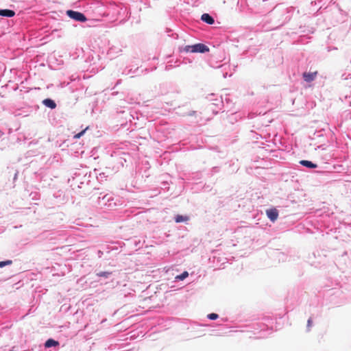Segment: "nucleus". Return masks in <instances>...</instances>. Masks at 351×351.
<instances>
[{"label": "nucleus", "mask_w": 351, "mask_h": 351, "mask_svg": "<svg viewBox=\"0 0 351 351\" xmlns=\"http://www.w3.org/2000/svg\"><path fill=\"white\" fill-rule=\"evenodd\" d=\"M92 173L86 171L78 169L75 171L71 180V186H77L79 189H88Z\"/></svg>", "instance_id": "obj_1"}, {"label": "nucleus", "mask_w": 351, "mask_h": 351, "mask_svg": "<svg viewBox=\"0 0 351 351\" xmlns=\"http://www.w3.org/2000/svg\"><path fill=\"white\" fill-rule=\"evenodd\" d=\"M179 51L180 53H205L209 51V47L204 43H196L191 45H185L179 47Z\"/></svg>", "instance_id": "obj_2"}, {"label": "nucleus", "mask_w": 351, "mask_h": 351, "mask_svg": "<svg viewBox=\"0 0 351 351\" xmlns=\"http://www.w3.org/2000/svg\"><path fill=\"white\" fill-rule=\"evenodd\" d=\"M97 203L101 206H107L108 208H112L117 205L116 201L112 193L103 194L100 193L97 199Z\"/></svg>", "instance_id": "obj_3"}, {"label": "nucleus", "mask_w": 351, "mask_h": 351, "mask_svg": "<svg viewBox=\"0 0 351 351\" xmlns=\"http://www.w3.org/2000/svg\"><path fill=\"white\" fill-rule=\"evenodd\" d=\"M66 14L68 17L74 20L75 21L84 23L87 21L86 15L84 13L79 11L68 10L66 12Z\"/></svg>", "instance_id": "obj_4"}, {"label": "nucleus", "mask_w": 351, "mask_h": 351, "mask_svg": "<svg viewBox=\"0 0 351 351\" xmlns=\"http://www.w3.org/2000/svg\"><path fill=\"white\" fill-rule=\"evenodd\" d=\"M208 101H211V105L221 109L223 106V101L221 97H217L215 94H210L207 97Z\"/></svg>", "instance_id": "obj_5"}, {"label": "nucleus", "mask_w": 351, "mask_h": 351, "mask_svg": "<svg viewBox=\"0 0 351 351\" xmlns=\"http://www.w3.org/2000/svg\"><path fill=\"white\" fill-rule=\"evenodd\" d=\"M274 319L271 317H264L263 322L260 323L261 330L264 331L265 330H272L273 329Z\"/></svg>", "instance_id": "obj_6"}, {"label": "nucleus", "mask_w": 351, "mask_h": 351, "mask_svg": "<svg viewBox=\"0 0 351 351\" xmlns=\"http://www.w3.org/2000/svg\"><path fill=\"white\" fill-rule=\"evenodd\" d=\"M266 214L269 219L274 222L278 219V210L275 208H269L266 210Z\"/></svg>", "instance_id": "obj_7"}, {"label": "nucleus", "mask_w": 351, "mask_h": 351, "mask_svg": "<svg viewBox=\"0 0 351 351\" xmlns=\"http://www.w3.org/2000/svg\"><path fill=\"white\" fill-rule=\"evenodd\" d=\"M42 104L47 108L53 110L57 107L55 100L51 98H46L42 101Z\"/></svg>", "instance_id": "obj_8"}, {"label": "nucleus", "mask_w": 351, "mask_h": 351, "mask_svg": "<svg viewBox=\"0 0 351 351\" xmlns=\"http://www.w3.org/2000/svg\"><path fill=\"white\" fill-rule=\"evenodd\" d=\"M16 12L11 9H0V16L6 18H12L15 16Z\"/></svg>", "instance_id": "obj_9"}, {"label": "nucleus", "mask_w": 351, "mask_h": 351, "mask_svg": "<svg viewBox=\"0 0 351 351\" xmlns=\"http://www.w3.org/2000/svg\"><path fill=\"white\" fill-rule=\"evenodd\" d=\"M317 74V72H304L302 74V77L305 82L309 83L313 82L315 79Z\"/></svg>", "instance_id": "obj_10"}, {"label": "nucleus", "mask_w": 351, "mask_h": 351, "mask_svg": "<svg viewBox=\"0 0 351 351\" xmlns=\"http://www.w3.org/2000/svg\"><path fill=\"white\" fill-rule=\"evenodd\" d=\"M201 20L206 23V24H208V25H213L215 23V19L214 17L210 15V14L208 13H204L202 16H201Z\"/></svg>", "instance_id": "obj_11"}, {"label": "nucleus", "mask_w": 351, "mask_h": 351, "mask_svg": "<svg viewBox=\"0 0 351 351\" xmlns=\"http://www.w3.org/2000/svg\"><path fill=\"white\" fill-rule=\"evenodd\" d=\"M302 166L305 167L308 169H315L317 167V165L316 163L313 162L311 160H302L299 162Z\"/></svg>", "instance_id": "obj_12"}, {"label": "nucleus", "mask_w": 351, "mask_h": 351, "mask_svg": "<svg viewBox=\"0 0 351 351\" xmlns=\"http://www.w3.org/2000/svg\"><path fill=\"white\" fill-rule=\"evenodd\" d=\"M60 345V343L58 341H56L53 339L49 338L45 342V347L46 348H50L52 347L58 346Z\"/></svg>", "instance_id": "obj_13"}, {"label": "nucleus", "mask_w": 351, "mask_h": 351, "mask_svg": "<svg viewBox=\"0 0 351 351\" xmlns=\"http://www.w3.org/2000/svg\"><path fill=\"white\" fill-rule=\"evenodd\" d=\"M97 169H95L94 170L95 176L97 178V180L99 182L102 183L104 181L107 180L108 176L106 174L105 172H101L97 173Z\"/></svg>", "instance_id": "obj_14"}, {"label": "nucleus", "mask_w": 351, "mask_h": 351, "mask_svg": "<svg viewBox=\"0 0 351 351\" xmlns=\"http://www.w3.org/2000/svg\"><path fill=\"white\" fill-rule=\"evenodd\" d=\"M141 73H143V71H139V68L137 67L134 70H132V69H128L126 68L123 71V73L125 75H138Z\"/></svg>", "instance_id": "obj_15"}, {"label": "nucleus", "mask_w": 351, "mask_h": 351, "mask_svg": "<svg viewBox=\"0 0 351 351\" xmlns=\"http://www.w3.org/2000/svg\"><path fill=\"white\" fill-rule=\"evenodd\" d=\"M189 217L186 215H177L174 217L176 223H182L189 220Z\"/></svg>", "instance_id": "obj_16"}, {"label": "nucleus", "mask_w": 351, "mask_h": 351, "mask_svg": "<svg viewBox=\"0 0 351 351\" xmlns=\"http://www.w3.org/2000/svg\"><path fill=\"white\" fill-rule=\"evenodd\" d=\"M188 276H189V272H188V271H183L182 273H181L180 274L177 275V276L175 277V281H176V282H178V281H182V280H184V279H186Z\"/></svg>", "instance_id": "obj_17"}, {"label": "nucleus", "mask_w": 351, "mask_h": 351, "mask_svg": "<svg viewBox=\"0 0 351 351\" xmlns=\"http://www.w3.org/2000/svg\"><path fill=\"white\" fill-rule=\"evenodd\" d=\"M112 275L111 271H99L96 274V276L101 278H109Z\"/></svg>", "instance_id": "obj_18"}, {"label": "nucleus", "mask_w": 351, "mask_h": 351, "mask_svg": "<svg viewBox=\"0 0 351 351\" xmlns=\"http://www.w3.org/2000/svg\"><path fill=\"white\" fill-rule=\"evenodd\" d=\"M29 111L16 110L14 112V116H16V117L21 116V117H25L29 115Z\"/></svg>", "instance_id": "obj_19"}, {"label": "nucleus", "mask_w": 351, "mask_h": 351, "mask_svg": "<svg viewBox=\"0 0 351 351\" xmlns=\"http://www.w3.org/2000/svg\"><path fill=\"white\" fill-rule=\"evenodd\" d=\"M12 264V260H5L0 261V267H4L5 266L11 265Z\"/></svg>", "instance_id": "obj_20"}, {"label": "nucleus", "mask_w": 351, "mask_h": 351, "mask_svg": "<svg viewBox=\"0 0 351 351\" xmlns=\"http://www.w3.org/2000/svg\"><path fill=\"white\" fill-rule=\"evenodd\" d=\"M207 318L210 320H216L219 318V315L215 313H211L207 315Z\"/></svg>", "instance_id": "obj_21"}, {"label": "nucleus", "mask_w": 351, "mask_h": 351, "mask_svg": "<svg viewBox=\"0 0 351 351\" xmlns=\"http://www.w3.org/2000/svg\"><path fill=\"white\" fill-rule=\"evenodd\" d=\"M220 171V168L219 167H213L211 170H210V176H213L214 174L219 172Z\"/></svg>", "instance_id": "obj_22"}, {"label": "nucleus", "mask_w": 351, "mask_h": 351, "mask_svg": "<svg viewBox=\"0 0 351 351\" xmlns=\"http://www.w3.org/2000/svg\"><path fill=\"white\" fill-rule=\"evenodd\" d=\"M87 129H88V127L86 129H84V130H82L81 132H78L77 134H75L74 135V138H80L81 136H82L84 134V133H85V132H86V130Z\"/></svg>", "instance_id": "obj_23"}, {"label": "nucleus", "mask_w": 351, "mask_h": 351, "mask_svg": "<svg viewBox=\"0 0 351 351\" xmlns=\"http://www.w3.org/2000/svg\"><path fill=\"white\" fill-rule=\"evenodd\" d=\"M200 178H201V173H200L197 172V173H193V177H192L193 180H199Z\"/></svg>", "instance_id": "obj_24"}, {"label": "nucleus", "mask_w": 351, "mask_h": 351, "mask_svg": "<svg viewBox=\"0 0 351 351\" xmlns=\"http://www.w3.org/2000/svg\"><path fill=\"white\" fill-rule=\"evenodd\" d=\"M312 323H313L312 319H311V317H310L307 321V325H306V328H307L308 330H309L310 328L311 327Z\"/></svg>", "instance_id": "obj_25"}, {"label": "nucleus", "mask_w": 351, "mask_h": 351, "mask_svg": "<svg viewBox=\"0 0 351 351\" xmlns=\"http://www.w3.org/2000/svg\"><path fill=\"white\" fill-rule=\"evenodd\" d=\"M97 254L99 258H101L102 255L104 254V252H103V251L99 250L97 252Z\"/></svg>", "instance_id": "obj_26"}, {"label": "nucleus", "mask_w": 351, "mask_h": 351, "mask_svg": "<svg viewBox=\"0 0 351 351\" xmlns=\"http://www.w3.org/2000/svg\"><path fill=\"white\" fill-rule=\"evenodd\" d=\"M345 74L342 75V77L345 80L351 79V74H348L346 77H344Z\"/></svg>", "instance_id": "obj_27"}, {"label": "nucleus", "mask_w": 351, "mask_h": 351, "mask_svg": "<svg viewBox=\"0 0 351 351\" xmlns=\"http://www.w3.org/2000/svg\"><path fill=\"white\" fill-rule=\"evenodd\" d=\"M18 173L19 172L16 171L13 178L14 181H15L17 179Z\"/></svg>", "instance_id": "obj_28"}, {"label": "nucleus", "mask_w": 351, "mask_h": 351, "mask_svg": "<svg viewBox=\"0 0 351 351\" xmlns=\"http://www.w3.org/2000/svg\"><path fill=\"white\" fill-rule=\"evenodd\" d=\"M172 66H173L172 64H168L166 66L165 69L169 70L171 68H172Z\"/></svg>", "instance_id": "obj_29"}, {"label": "nucleus", "mask_w": 351, "mask_h": 351, "mask_svg": "<svg viewBox=\"0 0 351 351\" xmlns=\"http://www.w3.org/2000/svg\"><path fill=\"white\" fill-rule=\"evenodd\" d=\"M196 113V111H191L189 113V116H193L195 115Z\"/></svg>", "instance_id": "obj_30"}, {"label": "nucleus", "mask_w": 351, "mask_h": 351, "mask_svg": "<svg viewBox=\"0 0 351 351\" xmlns=\"http://www.w3.org/2000/svg\"><path fill=\"white\" fill-rule=\"evenodd\" d=\"M211 110H213V113L214 114H217L218 113V111H217L215 109H213V108H211Z\"/></svg>", "instance_id": "obj_31"}, {"label": "nucleus", "mask_w": 351, "mask_h": 351, "mask_svg": "<svg viewBox=\"0 0 351 351\" xmlns=\"http://www.w3.org/2000/svg\"><path fill=\"white\" fill-rule=\"evenodd\" d=\"M145 5H147V7H149V8L151 7V5L149 4V3H146Z\"/></svg>", "instance_id": "obj_32"}, {"label": "nucleus", "mask_w": 351, "mask_h": 351, "mask_svg": "<svg viewBox=\"0 0 351 351\" xmlns=\"http://www.w3.org/2000/svg\"><path fill=\"white\" fill-rule=\"evenodd\" d=\"M35 108H36V110H38L39 108V106H36Z\"/></svg>", "instance_id": "obj_33"}, {"label": "nucleus", "mask_w": 351, "mask_h": 351, "mask_svg": "<svg viewBox=\"0 0 351 351\" xmlns=\"http://www.w3.org/2000/svg\"><path fill=\"white\" fill-rule=\"evenodd\" d=\"M112 49H110V53H112Z\"/></svg>", "instance_id": "obj_34"}, {"label": "nucleus", "mask_w": 351, "mask_h": 351, "mask_svg": "<svg viewBox=\"0 0 351 351\" xmlns=\"http://www.w3.org/2000/svg\"><path fill=\"white\" fill-rule=\"evenodd\" d=\"M25 351H31V350H25Z\"/></svg>", "instance_id": "obj_35"}, {"label": "nucleus", "mask_w": 351, "mask_h": 351, "mask_svg": "<svg viewBox=\"0 0 351 351\" xmlns=\"http://www.w3.org/2000/svg\"><path fill=\"white\" fill-rule=\"evenodd\" d=\"M10 351H13L12 350H10Z\"/></svg>", "instance_id": "obj_36"}]
</instances>
